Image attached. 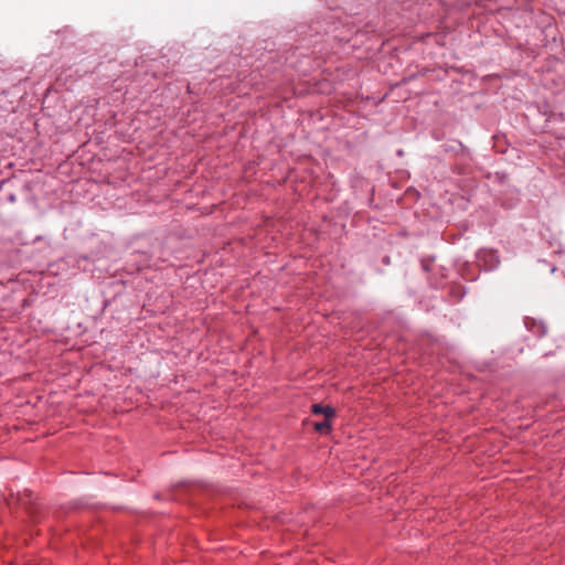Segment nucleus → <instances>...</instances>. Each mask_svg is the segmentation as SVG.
I'll list each match as a JSON object with an SVG mask.
<instances>
[{"mask_svg":"<svg viewBox=\"0 0 565 565\" xmlns=\"http://www.w3.org/2000/svg\"><path fill=\"white\" fill-rule=\"evenodd\" d=\"M479 259L483 258L484 262H488L489 263V268H493L498 265L499 260H498V256L492 250H484V252H481L479 255H478Z\"/></svg>","mask_w":565,"mask_h":565,"instance_id":"obj_1","label":"nucleus"},{"mask_svg":"<svg viewBox=\"0 0 565 565\" xmlns=\"http://www.w3.org/2000/svg\"><path fill=\"white\" fill-rule=\"evenodd\" d=\"M312 413L316 415H323L327 418H331L334 415V409L330 406H322L319 404H315L312 406Z\"/></svg>","mask_w":565,"mask_h":565,"instance_id":"obj_2","label":"nucleus"},{"mask_svg":"<svg viewBox=\"0 0 565 565\" xmlns=\"http://www.w3.org/2000/svg\"><path fill=\"white\" fill-rule=\"evenodd\" d=\"M315 428L319 433H328L331 429L330 418L324 417L322 422L316 423Z\"/></svg>","mask_w":565,"mask_h":565,"instance_id":"obj_3","label":"nucleus"}]
</instances>
